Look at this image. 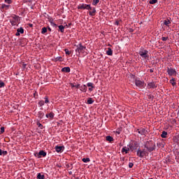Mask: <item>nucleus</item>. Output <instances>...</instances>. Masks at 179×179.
Here are the masks:
<instances>
[{
	"label": "nucleus",
	"instance_id": "f257e3e1",
	"mask_svg": "<svg viewBox=\"0 0 179 179\" xmlns=\"http://www.w3.org/2000/svg\"><path fill=\"white\" fill-rule=\"evenodd\" d=\"M145 148L148 150L150 152H153L155 149H156V144L152 141H149L145 145Z\"/></svg>",
	"mask_w": 179,
	"mask_h": 179
},
{
	"label": "nucleus",
	"instance_id": "f03ea898",
	"mask_svg": "<svg viewBox=\"0 0 179 179\" xmlns=\"http://www.w3.org/2000/svg\"><path fill=\"white\" fill-rule=\"evenodd\" d=\"M139 55L144 58V59H149V51L147 50L142 49L138 52Z\"/></svg>",
	"mask_w": 179,
	"mask_h": 179
},
{
	"label": "nucleus",
	"instance_id": "7ed1b4c3",
	"mask_svg": "<svg viewBox=\"0 0 179 179\" xmlns=\"http://www.w3.org/2000/svg\"><path fill=\"white\" fill-rule=\"evenodd\" d=\"M76 52H78V54H83L85 51H86V46L82 45V43H79L78 45H77V49L76 50Z\"/></svg>",
	"mask_w": 179,
	"mask_h": 179
},
{
	"label": "nucleus",
	"instance_id": "20e7f679",
	"mask_svg": "<svg viewBox=\"0 0 179 179\" xmlns=\"http://www.w3.org/2000/svg\"><path fill=\"white\" fill-rule=\"evenodd\" d=\"M78 9H87V10H92V7L89 4H80L78 6Z\"/></svg>",
	"mask_w": 179,
	"mask_h": 179
},
{
	"label": "nucleus",
	"instance_id": "39448f33",
	"mask_svg": "<svg viewBox=\"0 0 179 179\" xmlns=\"http://www.w3.org/2000/svg\"><path fill=\"white\" fill-rule=\"evenodd\" d=\"M168 75L169 76H173V75H176L177 73V71H176V69L169 68L167 69Z\"/></svg>",
	"mask_w": 179,
	"mask_h": 179
},
{
	"label": "nucleus",
	"instance_id": "423d86ee",
	"mask_svg": "<svg viewBox=\"0 0 179 179\" xmlns=\"http://www.w3.org/2000/svg\"><path fill=\"white\" fill-rule=\"evenodd\" d=\"M137 156H138L139 157H143L144 156H146V151H141V150H138L137 151Z\"/></svg>",
	"mask_w": 179,
	"mask_h": 179
},
{
	"label": "nucleus",
	"instance_id": "0eeeda50",
	"mask_svg": "<svg viewBox=\"0 0 179 179\" xmlns=\"http://www.w3.org/2000/svg\"><path fill=\"white\" fill-rule=\"evenodd\" d=\"M136 85L138 87H143V85H145V83L143 81H141L139 80H135Z\"/></svg>",
	"mask_w": 179,
	"mask_h": 179
},
{
	"label": "nucleus",
	"instance_id": "6e6552de",
	"mask_svg": "<svg viewBox=\"0 0 179 179\" xmlns=\"http://www.w3.org/2000/svg\"><path fill=\"white\" fill-rule=\"evenodd\" d=\"M129 148H130L131 150H134L136 149V148H138V143L135 142L134 145V144H131L129 145Z\"/></svg>",
	"mask_w": 179,
	"mask_h": 179
},
{
	"label": "nucleus",
	"instance_id": "1a4fd4ad",
	"mask_svg": "<svg viewBox=\"0 0 179 179\" xmlns=\"http://www.w3.org/2000/svg\"><path fill=\"white\" fill-rule=\"evenodd\" d=\"M80 90H81V92H83L84 93H86V92L87 91V87L85 85L80 87Z\"/></svg>",
	"mask_w": 179,
	"mask_h": 179
},
{
	"label": "nucleus",
	"instance_id": "9d476101",
	"mask_svg": "<svg viewBox=\"0 0 179 179\" xmlns=\"http://www.w3.org/2000/svg\"><path fill=\"white\" fill-rule=\"evenodd\" d=\"M38 156H43V157H45L47 156V152L44 150H41L38 153Z\"/></svg>",
	"mask_w": 179,
	"mask_h": 179
},
{
	"label": "nucleus",
	"instance_id": "9b49d317",
	"mask_svg": "<svg viewBox=\"0 0 179 179\" xmlns=\"http://www.w3.org/2000/svg\"><path fill=\"white\" fill-rule=\"evenodd\" d=\"M62 72H66V73H69L71 72V68L69 67H64L62 69Z\"/></svg>",
	"mask_w": 179,
	"mask_h": 179
},
{
	"label": "nucleus",
	"instance_id": "f8f14e48",
	"mask_svg": "<svg viewBox=\"0 0 179 179\" xmlns=\"http://www.w3.org/2000/svg\"><path fill=\"white\" fill-rule=\"evenodd\" d=\"M62 149H64V146H58L57 145L55 147L56 152H59L62 150Z\"/></svg>",
	"mask_w": 179,
	"mask_h": 179
},
{
	"label": "nucleus",
	"instance_id": "ddd939ff",
	"mask_svg": "<svg viewBox=\"0 0 179 179\" xmlns=\"http://www.w3.org/2000/svg\"><path fill=\"white\" fill-rule=\"evenodd\" d=\"M148 86H150L152 89H156L157 87V85L155 83H148Z\"/></svg>",
	"mask_w": 179,
	"mask_h": 179
},
{
	"label": "nucleus",
	"instance_id": "4468645a",
	"mask_svg": "<svg viewBox=\"0 0 179 179\" xmlns=\"http://www.w3.org/2000/svg\"><path fill=\"white\" fill-rule=\"evenodd\" d=\"M138 134H140L141 135H145L146 134V129H141V130H138Z\"/></svg>",
	"mask_w": 179,
	"mask_h": 179
},
{
	"label": "nucleus",
	"instance_id": "2eb2a0df",
	"mask_svg": "<svg viewBox=\"0 0 179 179\" xmlns=\"http://www.w3.org/2000/svg\"><path fill=\"white\" fill-rule=\"evenodd\" d=\"M89 13L90 16H94V15H96V8H94L92 11H89Z\"/></svg>",
	"mask_w": 179,
	"mask_h": 179
},
{
	"label": "nucleus",
	"instance_id": "dca6fc26",
	"mask_svg": "<svg viewBox=\"0 0 179 179\" xmlns=\"http://www.w3.org/2000/svg\"><path fill=\"white\" fill-rule=\"evenodd\" d=\"M106 54L107 55H113V50L110 48H108Z\"/></svg>",
	"mask_w": 179,
	"mask_h": 179
},
{
	"label": "nucleus",
	"instance_id": "f3484780",
	"mask_svg": "<svg viewBox=\"0 0 179 179\" xmlns=\"http://www.w3.org/2000/svg\"><path fill=\"white\" fill-rule=\"evenodd\" d=\"M59 31H61V33H64L65 30V27H64V25H59Z\"/></svg>",
	"mask_w": 179,
	"mask_h": 179
},
{
	"label": "nucleus",
	"instance_id": "a211bd4d",
	"mask_svg": "<svg viewBox=\"0 0 179 179\" xmlns=\"http://www.w3.org/2000/svg\"><path fill=\"white\" fill-rule=\"evenodd\" d=\"M106 141H108V142H113V141H114V138L110 136H106Z\"/></svg>",
	"mask_w": 179,
	"mask_h": 179
},
{
	"label": "nucleus",
	"instance_id": "6ab92c4d",
	"mask_svg": "<svg viewBox=\"0 0 179 179\" xmlns=\"http://www.w3.org/2000/svg\"><path fill=\"white\" fill-rule=\"evenodd\" d=\"M161 138H167V131H162V134H161Z\"/></svg>",
	"mask_w": 179,
	"mask_h": 179
},
{
	"label": "nucleus",
	"instance_id": "aec40b11",
	"mask_svg": "<svg viewBox=\"0 0 179 179\" xmlns=\"http://www.w3.org/2000/svg\"><path fill=\"white\" fill-rule=\"evenodd\" d=\"M122 153H124V152L127 154L128 153V152H129V148H127V147H124L122 150Z\"/></svg>",
	"mask_w": 179,
	"mask_h": 179
},
{
	"label": "nucleus",
	"instance_id": "412c9836",
	"mask_svg": "<svg viewBox=\"0 0 179 179\" xmlns=\"http://www.w3.org/2000/svg\"><path fill=\"white\" fill-rule=\"evenodd\" d=\"M1 9H6V10H8L9 9V6L8 5H6V4H2L1 6Z\"/></svg>",
	"mask_w": 179,
	"mask_h": 179
},
{
	"label": "nucleus",
	"instance_id": "4be33fe9",
	"mask_svg": "<svg viewBox=\"0 0 179 179\" xmlns=\"http://www.w3.org/2000/svg\"><path fill=\"white\" fill-rule=\"evenodd\" d=\"M70 85H71V87H76V89L80 88V85H79V84L77 85H74L73 83H71Z\"/></svg>",
	"mask_w": 179,
	"mask_h": 179
},
{
	"label": "nucleus",
	"instance_id": "5701e85b",
	"mask_svg": "<svg viewBox=\"0 0 179 179\" xmlns=\"http://www.w3.org/2000/svg\"><path fill=\"white\" fill-rule=\"evenodd\" d=\"M37 178L38 179H44L45 176H44V175H41V173H38Z\"/></svg>",
	"mask_w": 179,
	"mask_h": 179
},
{
	"label": "nucleus",
	"instance_id": "b1692460",
	"mask_svg": "<svg viewBox=\"0 0 179 179\" xmlns=\"http://www.w3.org/2000/svg\"><path fill=\"white\" fill-rule=\"evenodd\" d=\"M17 31H18V33H21V34H23V33H24V29L20 27V29H17Z\"/></svg>",
	"mask_w": 179,
	"mask_h": 179
},
{
	"label": "nucleus",
	"instance_id": "393cba45",
	"mask_svg": "<svg viewBox=\"0 0 179 179\" xmlns=\"http://www.w3.org/2000/svg\"><path fill=\"white\" fill-rule=\"evenodd\" d=\"M170 83L172 84V86H176V80H175L174 78H172V79L170 80Z\"/></svg>",
	"mask_w": 179,
	"mask_h": 179
},
{
	"label": "nucleus",
	"instance_id": "a878e982",
	"mask_svg": "<svg viewBox=\"0 0 179 179\" xmlns=\"http://www.w3.org/2000/svg\"><path fill=\"white\" fill-rule=\"evenodd\" d=\"M87 104H93L94 101L92 98H89L87 101Z\"/></svg>",
	"mask_w": 179,
	"mask_h": 179
},
{
	"label": "nucleus",
	"instance_id": "bb28decb",
	"mask_svg": "<svg viewBox=\"0 0 179 179\" xmlns=\"http://www.w3.org/2000/svg\"><path fill=\"white\" fill-rule=\"evenodd\" d=\"M149 3H150V5H155V3H157V0H150V1H149Z\"/></svg>",
	"mask_w": 179,
	"mask_h": 179
},
{
	"label": "nucleus",
	"instance_id": "cd10ccee",
	"mask_svg": "<svg viewBox=\"0 0 179 179\" xmlns=\"http://www.w3.org/2000/svg\"><path fill=\"white\" fill-rule=\"evenodd\" d=\"M47 31H48L47 27L42 28V31H41L42 34H45V33H47Z\"/></svg>",
	"mask_w": 179,
	"mask_h": 179
},
{
	"label": "nucleus",
	"instance_id": "c85d7f7f",
	"mask_svg": "<svg viewBox=\"0 0 179 179\" xmlns=\"http://www.w3.org/2000/svg\"><path fill=\"white\" fill-rule=\"evenodd\" d=\"M99 2H100V0H93L92 5L96 6V5H97V3H99Z\"/></svg>",
	"mask_w": 179,
	"mask_h": 179
},
{
	"label": "nucleus",
	"instance_id": "c756f323",
	"mask_svg": "<svg viewBox=\"0 0 179 179\" xmlns=\"http://www.w3.org/2000/svg\"><path fill=\"white\" fill-rule=\"evenodd\" d=\"M170 23H171V22H170L169 20H164V24H165V26H169V24H170Z\"/></svg>",
	"mask_w": 179,
	"mask_h": 179
},
{
	"label": "nucleus",
	"instance_id": "7c9ffc66",
	"mask_svg": "<svg viewBox=\"0 0 179 179\" xmlns=\"http://www.w3.org/2000/svg\"><path fill=\"white\" fill-rule=\"evenodd\" d=\"M59 61V62H62V57H59L55 58V62Z\"/></svg>",
	"mask_w": 179,
	"mask_h": 179
},
{
	"label": "nucleus",
	"instance_id": "2f4dec72",
	"mask_svg": "<svg viewBox=\"0 0 179 179\" xmlns=\"http://www.w3.org/2000/svg\"><path fill=\"white\" fill-rule=\"evenodd\" d=\"M83 162L84 163H87V162H90V158H83Z\"/></svg>",
	"mask_w": 179,
	"mask_h": 179
},
{
	"label": "nucleus",
	"instance_id": "473e14b6",
	"mask_svg": "<svg viewBox=\"0 0 179 179\" xmlns=\"http://www.w3.org/2000/svg\"><path fill=\"white\" fill-rule=\"evenodd\" d=\"M13 19H14V20H15V22H19V16H17V15H14L13 17Z\"/></svg>",
	"mask_w": 179,
	"mask_h": 179
},
{
	"label": "nucleus",
	"instance_id": "72a5a7b5",
	"mask_svg": "<svg viewBox=\"0 0 179 179\" xmlns=\"http://www.w3.org/2000/svg\"><path fill=\"white\" fill-rule=\"evenodd\" d=\"M3 132H5V127H1V130H0V135H2V134H3Z\"/></svg>",
	"mask_w": 179,
	"mask_h": 179
},
{
	"label": "nucleus",
	"instance_id": "f704fd0d",
	"mask_svg": "<svg viewBox=\"0 0 179 179\" xmlns=\"http://www.w3.org/2000/svg\"><path fill=\"white\" fill-rule=\"evenodd\" d=\"M87 86L88 87H92V89L94 88V87L93 86V83H88L87 84Z\"/></svg>",
	"mask_w": 179,
	"mask_h": 179
},
{
	"label": "nucleus",
	"instance_id": "c9c22d12",
	"mask_svg": "<svg viewBox=\"0 0 179 179\" xmlns=\"http://www.w3.org/2000/svg\"><path fill=\"white\" fill-rule=\"evenodd\" d=\"M10 23L12 26H16L17 24V22L16 21H10Z\"/></svg>",
	"mask_w": 179,
	"mask_h": 179
},
{
	"label": "nucleus",
	"instance_id": "e433bc0d",
	"mask_svg": "<svg viewBox=\"0 0 179 179\" xmlns=\"http://www.w3.org/2000/svg\"><path fill=\"white\" fill-rule=\"evenodd\" d=\"M64 51H65L66 55H71V52L69 51V50L65 49Z\"/></svg>",
	"mask_w": 179,
	"mask_h": 179
},
{
	"label": "nucleus",
	"instance_id": "4c0bfd02",
	"mask_svg": "<svg viewBox=\"0 0 179 179\" xmlns=\"http://www.w3.org/2000/svg\"><path fill=\"white\" fill-rule=\"evenodd\" d=\"M37 125H38V128H41V129H43V124H41V123L38 122H37Z\"/></svg>",
	"mask_w": 179,
	"mask_h": 179
},
{
	"label": "nucleus",
	"instance_id": "58836bf2",
	"mask_svg": "<svg viewBox=\"0 0 179 179\" xmlns=\"http://www.w3.org/2000/svg\"><path fill=\"white\" fill-rule=\"evenodd\" d=\"M38 104L41 107H43V106L44 105V101H40L38 102Z\"/></svg>",
	"mask_w": 179,
	"mask_h": 179
},
{
	"label": "nucleus",
	"instance_id": "ea45409f",
	"mask_svg": "<svg viewBox=\"0 0 179 179\" xmlns=\"http://www.w3.org/2000/svg\"><path fill=\"white\" fill-rule=\"evenodd\" d=\"M49 117L51 119L54 118V113H52V112L50 113H49Z\"/></svg>",
	"mask_w": 179,
	"mask_h": 179
},
{
	"label": "nucleus",
	"instance_id": "a19ab883",
	"mask_svg": "<svg viewBox=\"0 0 179 179\" xmlns=\"http://www.w3.org/2000/svg\"><path fill=\"white\" fill-rule=\"evenodd\" d=\"M5 86V83L0 80V87H3Z\"/></svg>",
	"mask_w": 179,
	"mask_h": 179
},
{
	"label": "nucleus",
	"instance_id": "79ce46f5",
	"mask_svg": "<svg viewBox=\"0 0 179 179\" xmlns=\"http://www.w3.org/2000/svg\"><path fill=\"white\" fill-rule=\"evenodd\" d=\"M45 103L47 104V103H50V101L48 100V97H45Z\"/></svg>",
	"mask_w": 179,
	"mask_h": 179
},
{
	"label": "nucleus",
	"instance_id": "37998d69",
	"mask_svg": "<svg viewBox=\"0 0 179 179\" xmlns=\"http://www.w3.org/2000/svg\"><path fill=\"white\" fill-rule=\"evenodd\" d=\"M169 40V37H162V41H167Z\"/></svg>",
	"mask_w": 179,
	"mask_h": 179
},
{
	"label": "nucleus",
	"instance_id": "c03bdc74",
	"mask_svg": "<svg viewBox=\"0 0 179 179\" xmlns=\"http://www.w3.org/2000/svg\"><path fill=\"white\" fill-rule=\"evenodd\" d=\"M43 117H44V114H43L41 112H39V117L43 118Z\"/></svg>",
	"mask_w": 179,
	"mask_h": 179
},
{
	"label": "nucleus",
	"instance_id": "a18cd8bd",
	"mask_svg": "<svg viewBox=\"0 0 179 179\" xmlns=\"http://www.w3.org/2000/svg\"><path fill=\"white\" fill-rule=\"evenodd\" d=\"M129 169H132V167H134V164L133 163H129Z\"/></svg>",
	"mask_w": 179,
	"mask_h": 179
},
{
	"label": "nucleus",
	"instance_id": "49530a36",
	"mask_svg": "<svg viewBox=\"0 0 179 179\" xmlns=\"http://www.w3.org/2000/svg\"><path fill=\"white\" fill-rule=\"evenodd\" d=\"M26 66H27V64L23 63V64H22V68H23V69H26Z\"/></svg>",
	"mask_w": 179,
	"mask_h": 179
},
{
	"label": "nucleus",
	"instance_id": "de8ad7c7",
	"mask_svg": "<svg viewBox=\"0 0 179 179\" xmlns=\"http://www.w3.org/2000/svg\"><path fill=\"white\" fill-rule=\"evenodd\" d=\"M2 155H3V156L8 155V151H3Z\"/></svg>",
	"mask_w": 179,
	"mask_h": 179
},
{
	"label": "nucleus",
	"instance_id": "09e8293b",
	"mask_svg": "<svg viewBox=\"0 0 179 179\" xmlns=\"http://www.w3.org/2000/svg\"><path fill=\"white\" fill-rule=\"evenodd\" d=\"M115 24H116V26H118L120 24V22L118 20H116Z\"/></svg>",
	"mask_w": 179,
	"mask_h": 179
},
{
	"label": "nucleus",
	"instance_id": "8fccbe9b",
	"mask_svg": "<svg viewBox=\"0 0 179 179\" xmlns=\"http://www.w3.org/2000/svg\"><path fill=\"white\" fill-rule=\"evenodd\" d=\"M36 96H38V94H37V92L36 91L35 92H34V97L36 99Z\"/></svg>",
	"mask_w": 179,
	"mask_h": 179
},
{
	"label": "nucleus",
	"instance_id": "3c124183",
	"mask_svg": "<svg viewBox=\"0 0 179 179\" xmlns=\"http://www.w3.org/2000/svg\"><path fill=\"white\" fill-rule=\"evenodd\" d=\"M5 2H7V3H10L11 0H5Z\"/></svg>",
	"mask_w": 179,
	"mask_h": 179
},
{
	"label": "nucleus",
	"instance_id": "603ef678",
	"mask_svg": "<svg viewBox=\"0 0 179 179\" xmlns=\"http://www.w3.org/2000/svg\"><path fill=\"white\" fill-rule=\"evenodd\" d=\"M15 36H20V32H19V31H17V32H16V34H15Z\"/></svg>",
	"mask_w": 179,
	"mask_h": 179
},
{
	"label": "nucleus",
	"instance_id": "864d4df0",
	"mask_svg": "<svg viewBox=\"0 0 179 179\" xmlns=\"http://www.w3.org/2000/svg\"><path fill=\"white\" fill-rule=\"evenodd\" d=\"M150 72L151 73H153V69H150Z\"/></svg>",
	"mask_w": 179,
	"mask_h": 179
},
{
	"label": "nucleus",
	"instance_id": "5fc2aeb1",
	"mask_svg": "<svg viewBox=\"0 0 179 179\" xmlns=\"http://www.w3.org/2000/svg\"><path fill=\"white\" fill-rule=\"evenodd\" d=\"M3 151L0 149V156H2Z\"/></svg>",
	"mask_w": 179,
	"mask_h": 179
},
{
	"label": "nucleus",
	"instance_id": "6e6d98bb",
	"mask_svg": "<svg viewBox=\"0 0 179 179\" xmlns=\"http://www.w3.org/2000/svg\"><path fill=\"white\" fill-rule=\"evenodd\" d=\"M29 27H33V24H29Z\"/></svg>",
	"mask_w": 179,
	"mask_h": 179
},
{
	"label": "nucleus",
	"instance_id": "4d7b16f0",
	"mask_svg": "<svg viewBox=\"0 0 179 179\" xmlns=\"http://www.w3.org/2000/svg\"><path fill=\"white\" fill-rule=\"evenodd\" d=\"M52 24L53 26H55V27H57V24H56L55 23H52Z\"/></svg>",
	"mask_w": 179,
	"mask_h": 179
},
{
	"label": "nucleus",
	"instance_id": "13d9d810",
	"mask_svg": "<svg viewBox=\"0 0 179 179\" xmlns=\"http://www.w3.org/2000/svg\"><path fill=\"white\" fill-rule=\"evenodd\" d=\"M48 30L49 31H51V29L50 28V27H48Z\"/></svg>",
	"mask_w": 179,
	"mask_h": 179
},
{
	"label": "nucleus",
	"instance_id": "bf43d9fd",
	"mask_svg": "<svg viewBox=\"0 0 179 179\" xmlns=\"http://www.w3.org/2000/svg\"><path fill=\"white\" fill-rule=\"evenodd\" d=\"M89 90H90V92H92V91H93V89L89 88Z\"/></svg>",
	"mask_w": 179,
	"mask_h": 179
},
{
	"label": "nucleus",
	"instance_id": "052dcab7",
	"mask_svg": "<svg viewBox=\"0 0 179 179\" xmlns=\"http://www.w3.org/2000/svg\"><path fill=\"white\" fill-rule=\"evenodd\" d=\"M148 99H152V96H150V95H148Z\"/></svg>",
	"mask_w": 179,
	"mask_h": 179
},
{
	"label": "nucleus",
	"instance_id": "680f3d73",
	"mask_svg": "<svg viewBox=\"0 0 179 179\" xmlns=\"http://www.w3.org/2000/svg\"><path fill=\"white\" fill-rule=\"evenodd\" d=\"M45 117H46V118H48L49 115H48V114H46Z\"/></svg>",
	"mask_w": 179,
	"mask_h": 179
},
{
	"label": "nucleus",
	"instance_id": "e2e57ef3",
	"mask_svg": "<svg viewBox=\"0 0 179 179\" xmlns=\"http://www.w3.org/2000/svg\"><path fill=\"white\" fill-rule=\"evenodd\" d=\"M66 166H67L68 168H69V164H67Z\"/></svg>",
	"mask_w": 179,
	"mask_h": 179
},
{
	"label": "nucleus",
	"instance_id": "0e129e2a",
	"mask_svg": "<svg viewBox=\"0 0 179 179\" xmlns=\"http://www.w3.org/2000/svg\"><path fill=\"white\" fill-rule=\"evenodd\" d=\"M117 134H120V132H119V131H117Z\"/></svg>",
	"mask_w": 179,
	"mask_h": 179
},
{
	"label": "nucleus",
	"instance_id": "69168bd1",
	"mask_svg": "<svg viewBox=\"0 0 179 179\" xmlns=\"http://www.w3.org/2000/svg\"><path fill=\"white\" fill-rule=\"evenodd\" d=\"M131 179H134V178H131Z\"/></svg>",
	"mask_w": 179,
	"mask_h": 179
}]
</instances>
